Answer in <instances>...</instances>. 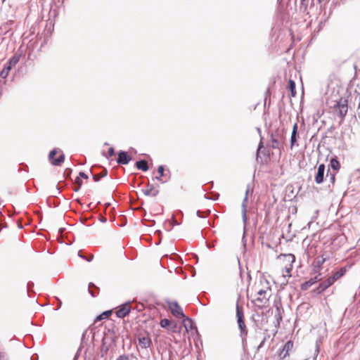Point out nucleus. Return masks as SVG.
Segmentation results:
<instances>
[{
  "instance_id": "nucleus-1",
  "label": "nucleus",
  "mask_w": 360,
  "mask_h": 360,
  "mask_svg": "<svg viewBox=\"0 0 360 360\" xmlns=\"http://www.w3.org/2000/svg\"><path fill=\"white\" fill-rule=\"evenodd\" d=\"M254 292L252 303L258 308H264L269 303L271 295V288L267 279L261 278L252 287Z\"/></svg>"
},
{
  "instance_id": "nucleus-2",
  "label": "nucleus",
  "mask_w": 360,
  "mask_h": 360,
  "mask_svg": "<svg viewBox=\"0 0 360 360\" xmlns=\"http://www.w3.org/2000/svg\"><path fill=\"white\" fill-rule=\"evenodd\" d=\"M327 104L331 111L343 120L348 112V100L340 96L339 91L333 90L330 96L328 98Z\"/></svg>"
},
{
  "instance_id": "nucleus-3",
  "label": "nucleus",
  "mask_w": 360,
  "mask_h": 360,
  "mask_svg": "<svg viewBox=\"0 0 360 360\" xmlns=\"http://www.w3.org/2000/svg\"><path fill=\"white\" fill-rule=\"evenodd\" d=\"M295 261V257L292 254H281L277 257V270L282 275L284 281L286 283L288 282V279L292 276L291 271Z\"/></svg>"
},
{
  "instance_id": "nucleus-4",
  "label": "nucleus",
  "mask_w": 360,
  "mask_h": 360,
  "mask_svg": "<svg viewBox=\"0 0 360 360\" xmlns=\"http://www.w3.org/2000/svg\"><path fill=\"white\" fill-rule=\"evenodd\" d=\"M236 316L238 328L240 331V337L244 339L248 335V329L245 323V318L243 314V307L237 304L236 305Z\"/></svg>"
},
{
  "instance_id": "nucleus-5",
  "label": "nucleus",
  "mask_w": 360,
  "mask_h": 360,
  "mask_svg": "<svg viewBox=\"0 0 360 360\" xmlns=\"http://www.w3.org/2000/svg\"><path fill=\"white\" fill-rule=\"evenodd\" d=\"M169 309L173 316L178 319H183L185 317L183 309L176 302H169Z\"/></svg>"
},
{
  "instance_id": "nucleus-6",
  "label": "nucleus",
  "mask_w": 360,
  "mask_h": 360,
  "mask_svg": "<svg viewBox=\"0 0 360 360\" xmlns=\"http://www.w3.org/2000/svg\"><path fill=\"white\" fill-rule=\"evenodd\" d=\"M139 345L142 349H146L150 347L152 341L150 335L146 333H141L138 335Z\"/></svg>"
},
{
  "instance_id": "nucleus-7",
  "label": "nucleus",
  "mask_w": 360,
  "mask_h": 360,
  "mask_svg": "<svg viewBox=\"0 0 360 360\" xmlns=\"http://www.w3.org/2000/svg\"><path fill=\"white\" fill-rule=\"evenodd\" d=\"M131 309L130 302H126L115 309V314L118 318H124L127 316Z\"/></svg>"
},
{
  "instance_id": "nucleus-8",
  "label": "nucleus",
  "mask_w": 360,
  "mask_h": 360,
  "mask_svg": "<svg viewBox=\"0 0 360 360\" xmlns=\"http://www.w3.org/2000/svg\"><path fill=\"white\" fill-rule=\"evenodd\" d=\"M58 153V150L56 149L52 150L49 155V160L51 161V163L53 165H60L65 160V155L62 153L59 155V157L56 159L54 158L56 155Z\"/></svg>"
},
{
  "instance_id": "nucleus-9",
  "label": "nucleus",
  "mask_w": 360,
  "mask_h": 360,
  "mask_svg": "<svg viewBox=\"0 0 360 360\" xmlns=\"http://www.w3.org/2000/svg\"><path fill=\"white\" fill-rule=\"evenodd\" d=\"M325 172L324 164H321L317 168V173L315 176V181L316 184H320L323 181V176Z\"/></svg>"
},
{
  "instance_id": "nucleus-10",
  "label": "nucleus",
  "mask_w": 360,
  "mask_h": 360,
  "mask_svg": "<svg viewBox=\"0 0 360 360\" xmlns=\"http://www.w3.org/2000/svg\"><path fill=\"white\" fill-rule=\"evenodd\" d=\"M143 192L146 195L155 197L158 194L159 191L154 185L148 184Z\"/></svg>"
},
{
  "instance_id": "nucleus-11",
  "label": "nucleus",
  "mask_w": 360,
  "mask_h": 360,
  "mask_svg": "<svg viewBox=\"0 0 360 360\" xmlns=\"http://www.w3.org/2000/svg\"><path fill=\"white\" fill-rule=\"evenodd\" d=\"M131 160V157L124 151H120L118 153L117 162L118 164L127 165Z\"/></svg>"
},
{
  "instance_id": "nucleus-12",
  "label": "nucleus",
  "mask_w": 360,
  "mask_h": 360,
  "mask_svg": "<svg viewBox=\"0 0 360 360\" xmlns=\"http://www.w3.org/2000/svg\"><path fill=\"white\" fill-rule=\"evenodd\" d=\"M321 274L316 276L314 278L309 279V281L304 282L302 285V289L304 290H307L310 286L316 283L318 281H321V278L320 277Z\"/></svg>"
},
{
  "instance_id": "nucleus-13",
  "label": "nucleus",
  "mask_w": 360,
  "mask_h": 360,
  "mask_svg": "<svg viewBox=\"0 0 360 360\" xmlns=\"http://www.w3.org/2000/svg\"><path fill=\"white\" fill-rule=\"evenodd\" d=\"M297 123H295L292 127V135L290 138V147L292 148L295 146H297Z\"/></svg>"
},
{
  "instance_id": "nucleus-14",
  "label": "nucleus",
  "mask_w": 360,
  "mask_h": 360,
  "mask_svg": "<svg viewBox=\"0 0 360 360\" xmlns=\"http://www.w3.org/2000/svg\"><path fill=\"white\" fill-rule=\"evenodd\" d=\"M347 271V266L342 267L338 271L334 273L332 276H330L333 283H335L337 280L343 276Z\"/></svg>"
},
{
  "instance_id": "nucleus-15",
  "label": "nucleus",
  "mask_w": 360,
  "mask_h": 360,
  "mask_svg": "<svg viewBox=\"0 0 360 360\" xmlns=\"http://www.w3.org/2000/svg\"><path fill=\"white\" fill-rule=\"evenodd\" d=\"M330 166L334 171H335V172H338L340 170V163L338 160L337 158H333L330 160Z\"/></svg>"
},
{
  "instance_id": "nucleus-16",
  "label": "nucleus",
  "mask_w": 360,
  "mask_h": 360,
  "mask_svg": "<svg viewBox=\"0 0 360 360\" xmlns=\"http://www.w3.org/2000/svg\"><path fill=\"white\" fill-rule=\"evenodd\" d=\"M136 166L139 169L142 170L143 172H146L148 170V162L146 160H143L137 161L136 162Z\"/></svg>"
},
{
  "instance_id": "nucleus-17",
  "label": "nucleus",
  "mask_w": 360,
  "mask_h": 360,
  "mask_svg": "<svg viewBox=\"0 0 360 360\" xmlns=\"http://www.w3.org/2000/svg\"><path fill=\"white\" fill-rule=\"evenodd\" d=\"M288 89L290 91V96L292 97H295L297 93H296V90H295V83L293 80L289 79Z\"/></svg>"
},
{
  "instance_id": "nucleus-18",
  "label": "nucleus",
  "mask_w": 360,
  "mask_h": 360,
  "mask_svg": "<svg viewBox=\"0 0 360 360\" xmlns=\"http://www.w3.org/2000/svg\"><path fill=\"white\" fill-rule=\"evenodd\" d=\"M111 314H112V310L105 311L103 312L102 314H101L100 315L96 316V318L95 319V323H96L97 321H101L103 319H108L110 317V316L111 315Z\"/></svg>"
},
{
  "instance_id": "nucleus-19",
  "label": "nucleus",
  "mask_w": 360,
  "mask_h": 360,
  "mask_svg": "<svg viewBox=\"0 0 360 360\" xmlns=\"http://www.w3.org/2000/svg\"><path fill=\"white\" fill-rule=\"evenodd\" d=\"M294 346L293 342L291 340L288 341L283 346L284 351H285V355H290V352Z\"/></svg>"
},
{
  "instance_id": "nucleus-20",
  "label": "nucleus",
  "mask_w": 360,
  "mask_h": 360,
  "mask_svg": "<svg viewBox=\"0 0 360 360\" xmlns=\"http://www.w3.org/2000/svg\"><path fill=\"white\" fill-rule=\"evenodd\" d=\"M107 174V169H104L99 174H94L93 179L95 181H98L101 178L105 176Z\"/></svg>"
},
{
  "instance_id": "nucleus-21",
  "label": "nucleus",
  "mask_w": 360,
  "mask_h": 360,
  "mask_svg": "<svg viewBox=\"0 0 360 360\" xmlns=\"http://www.w3.org/2000/svg\"><path fill=\"white\" fill-rule=\"evenodd\" d=\"M333 283H334L333 281H332L330 277H329L326 281H324L323 282L321 283L320 285H321V288H322L323 289L326 290L330 286H331Z\"/></svg>"
},
{
  "instance_id": "nucleus-22",
  "label": "nucleus",
  "mask_w": 360,
  "mask_h": 360,
  "mask_svg": "<svg viewBox=\"0 0 360 360\" xmlns=\"http://www.w3.org/2000/svg\"><path fill=\"white\" fill-rule=\"evenodd\" d=\"M288 356L289 355H285V351H284V349L283 348V349L279 352V353L277 356L274 355L272 357V359H273L272 360H283Z\"/></svg>"
},
{
  "instance_id": "nucleus-23",
  "label": "nucleus",
  "mask_w": 360,
  "mask_h": 360,
  "mask_svg": "<svg viewBox=\"0 0 360 360\" xmlns=\"http://www.w3.org/2000/svg\"><path fill=\"white\" fill-rule=\"evenodd\" d=\"M19 61V56H13L8 61L7 65L10 66L11 68H12L13 66H15Z\"/></svg>"
},
{
  "instance_id": "nucleus-24",
  "label": "nucleus",
  "mask_w": 360,
  "mask_h": 360,
  "mask_svg": "<svg viewBox=\"0 0 360 360\" xmlns=\"http://www.w3.org/2000/svg\"><path fill=\"white\" fill-rule=\"evenodd\" d=\"M164 171L165 168L163 166L160 165L158 168V172L159 174V176H157L155 178L159 181H162V177L164 176Z\"/></svg>"
},
{
  "instance_id": "nucleus-25",
  "label": "nucleus",
  "mask_w": 360,
  "mask_h": 360,
  "mask_svg": "<svg viewBox=\"0 0 360 360\" xmlns=\"http://www.w3.org/2000/svg\"><path fill=\"white\" fill-rule=\"evenodd\" d=\"M11 70L10 66H8L7 65L4 67V68L2 70V71L0 72V76L2 78H6Z\"/></svg>"
},
{
  "instance_id": "nucleus-26",
  "label": "nucleus",
  "mask_w": 360,
  "mask_h": 360,
  "mask_svg": "<svg viewBox=\"0 0 360 360\" xmlns=\"http://www.w3.org/2000/svg\"><path fill=\"white\" fill-rule=\"evenodd\" d=\"M172 322L171 321H169V319H163L160 321V326L161 327L164 328H168L169 326L171 325Z\"/></svg>"
},
{
  "instance_id": "nucleus-27",
  "label": "nucleus",
  "mask_w": 360,
  "mask_h": 360,
  "mask_svg": "<svg viewBox=\"0 0 360 360\" xmlns=\"http://www.w3.org/2000/svg\"><path fill=\"white\" fill-rule=\"evenodd\" d=\"M75 186L74 187V191L75 192L78 191L79 190V188H81L82 185V181L80 179L79 177H77V179H75Z\"/></svg>"
},
{
  "instance_id": "nucleus-28",
  "label": "nucleus",
  "mask_w": 360,
  "mask_h": 360,
  "mask_svg": "<svg viewBox=\"0 0 360 360\" xmlns=\"http://www.w3.org/2000/svg\"><path fill=\"white\" fill-rule=\"evenodd\" d=\"M309 0H301L300 9L305 12L307 10Z\"/></svg>"
},
{
  "instance_id": "nucleus-29",
  "label": "nucleus",
  "mask_w": 360,
  "mask_h": 360,
  "mask_svg": "<svg viewBox=\"0 0 360 360\" xmlns=\"http://www.w3.org/2000/svg\"><path fill=\"white\" fill-rule=\"evenodd\" d=\"M247 200H248L247 197H245L243 202V208L242 212H243V217L244 220H246V212H247L246 202H247Z\"/></svg>"
},
{
  "instance_id": "nucleus-30",
  "label": "nucleus",
  "mask_w": 360,
  "mask_h": 360,
  "mask_svg": "<svg viewBox=\"0 0 360 360\" xmlns=\"http://www.w3.org/2000/svg\"><path fill=\"white\" fill-rule=\"evenodd\" d=\"M0 360H8L6 354L0 349Z\"/></svg>"
},
{
  "instance_id": "nucleus-31",
  "label": "nucleus",
  "mask_w": 360,
  "mask_h": 360,
  "mask_svg": "<svg viewBox=\"0 0 360 360\" xmlns=\"http://www.w3.org/2000/svg\"><path fill=\"white\" fill-rule=\"evenodd\" d=\"M92 287L96 288V287L94 285V283H90L89 284V292L91 293V296H92V297H95V296H96V295H95L94 292L93 290H91V288Z\"/></svg>"
},
{
  "instance_id": "nucleus-32",
  "label": "nucleus",
  "mask_w": 360,
  "mask_h": 360,
  "mask_svg": "<svg viewBox=\"0 0 360 360\" xmlns=\"http://www.w3.org/2000/svg\"><path fill=\"white\" fill-rule=\"evenodd\" d=\"M115 155V150L112 147H110L109 148L108 150V157H112Z\"/></svg>"
},
{
  "instance_id": "nucleus-33",
  "label": "nucleus",
  "mask_w": 360,
  "mask_h": 360,
  "mask_svg": "<svg viewBox=\"0 0 360 360\" xmlns=\"http://www.w3.org/2000/svg\"><path fill=\"white\" fill-rule=\"evenodd\" d=\"M335 175H336V172H335V173H330V174H329V176H330V181H331V183H332L333 184H335Z\"/></svg>"
},
{
  "instance_id": "nucleus-34",
  "label": "nucleus",
  "mask_w": 360,
  "mask_h": 360,
  "mask_svg": "<svg viewBox=\"0 0 360 360\" xmlns=\"http://www.w3.org/2000/svg\"><path fill=\"white\" fill-rule=\"evenodd\" d=\"M278 146V142L276 139H272L271 140V147L273 148H276Z\"/></svg>"
},
{
  "instance_id": "nucleus-35",
  "label": "nucleus",
  "mask_w": 360,
  "mask_h": 360,
  "mask_svg": "<svg viewBox=\"0 0 360 360\" xmlns=\"http://www.w3.org/2000/svg\"><path fill=\"white\" fill-rule=\"evenodd\" d=\"M117 360H129V357L127 355H121L117 357Z\"/></svg>"
},
{
  "instance_id": "nucleus-36",
  "label": "nucleus",
  "mask_w": 360,
  "mask_h": 360,
  "mask_svg": "<svg viewBox=\"0 0 360 360\" xmlns=\"http://www.w3.org/2000/svg\"><path fill=\"white\" fill-rule=\"evenodd\" d=\"M326 290L325 289H323L322 288H321V285L319 284L318 288L316 289V291L318 292V293H322L323 292H324Z\"/></svg>"
},
{
  "instance_id": "nucleus-37",
  "label": "nucleus",
  "mask_w": 360,
  "mask_h": 360,
  "mask_svg": "<svg viewBox=\"0 0 360 360\" xmlns=\"http://www.w3.org/2000/svg\"><path fill=\"white\" fill-rule=\"evenodd\" d=\"M326 262V259L325 258H323L321 261H319L318 262V266L319 267H321L323 263Z\"/></svg>"
},
{
  "instance_id": "nucleus-38",
  "label": "nucleus",
  "mask_w": 360,
  "mask_h": 360,
  "mask_svg": "<svg viewBox=\"0 0 360 360\" xmlns=\"http://www.w3.org/2000/svg\"><path fill=\"white\" fill-rule=\"evenodd\" d=\"M79 176L84 179H88V176L84 172H80Z\"/></svg>"
},
{
  "instance_id": "nucleus-39",
  "label": "nucleus",
  "mask_w": 360,
  "mask_h": 360,
  "mask_svg": "<svg viewBox=\"0 0 360 360\" xmlns=\"http://www.w3.org/2000/svg\"><path fill=\"white\" fill-rule=\"evenodd\" d=\"M262 148V143L259 144V148H258V150H257V155L259 153L261 149Z\"/></svg>"
},
{
  "instance_id": "nucleus-40",
  "label": "nucleus",
  "mask_w": 360,
  "mask_h": 360,
  "mask_svg": "<svg viewBox=\"0 0 360 360\" xmlns=\"http://www.w3.org/2000/svg\"><path fill=\"white\" fill-rule=\"evenodd\" d=\"M92 259H93V255H91L90 258L87 259V260H88V262H90V261H91Z\"/></svg>"
},
{
  "instance_id": "nucleus-41",
  "label": "nucleus",
  "mask_w": 360,
  "mask_h": 360,
  "mask_svg": "<svg viewBox=\"0 0 360 360\" xmlns=\"http://www.w3.org/2000/svg\"><path fill=\"white\" fill-rule=\"evenodd\" d=\"M6 0H2L3 2H4Z\"/></svg>"
},
{
  "instance_id": "nucleus-42",
  "label": "nucleus",
  "mask_w": 360,
  "mask_h": 360,
  "mask_svg": "<svg viewBox=\"0 0 360 360\" xmlns=\"http://www.w3.org/2000/svg\"><path fill=\"white\" fill-rule=\"evenodd\" d=\"M359 360H360V359Z\"/></svg>"
}]
</instances>
